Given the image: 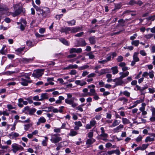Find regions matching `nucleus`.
Segmentation results:
<instances>
[{"label":"nucleus","mask_w":155,"mask_h":155,"mask_svg":"<svg viewBox=\"0 0 155 155\" xmlns=\"http://www.w3.org/2000/svg\"><path fill=\"white\" fill-rule=\"evenodd\" d=\"M33 5L37 11L38 15H41L42 16L45 17L50 12V9L48 8L38 7L35 4H33Z\"/></svg>","instance_id":"nucleus-1"},{"label":"nucleus","mask_w":155,"mask_h":155,"mask_svg":"<svg viewBox=\"0 0 155 155\" xmlns=\"http://www.w3.org/2000/svg\"><path fill=\"white\" fill-rule=\"evenodd\" d=\"M12 150L15 153H16L18 151H20L23 150L24 148L21 145L14 143L12 145Z\"/></svg>","instance_id":"nucleus-2"},{"label":"nucleus","mask_w":155,"mask_h":155,"mask_svg":"<svg viewBox=\"0 0 155 155\" xmlns=\"http://www.w3.org/2000/svg\"><path fill=\"white\" fill-rule=\"evenodd\" d=\"M25 8L22 7H19L18 8L15 10V11L12 13V15L13 17H16L21 13H25Z\"/></svg>","instance_id":"nucleus-3"},{"label":"nucleus","mask_w":155,"mask_h":155,"mask_svg":"<svg viewBox=\"0 0 155 155\" xmlns=\"http://www.w3.org/2000/svg\"><path fill=\"white\" fill-rule=\"evenodd\" d=\"M101 131V134L99 136L101 137V139L104 141L107 140V138L108 137V134L106 133L105 132V130L103 127H101L100 128Z\"/></svg>","instance_id":"nucleus-4"},{"label":"nucleus","mask_w":155,"mask_h":155,"mask_svg":"<svg viewBox=\"0 0 155 155\" xmlns=\"http://www.w3.org/2000/svg\"><path fill=\"white\" fill-rule=\"evenodd\" d=\"M139 53L137 52H135L134 53L133 55V60L132 61L131 65V66H134L136 62H138L140 61L139 58L138 57Z\"/></svg>","instance_id":"nucleus-5"},{"label":"nucleus","mask_w":155,"mask_h":155,"mask_svg":"<svg viewBox=\"0 0 155 155\" xmlns=\"http://www.w3.org/2000/svg\"><path fill=\"white\" fill-rule=\"evenodd\" d=\"M44 70L41 69L37 70L35 73L32 74V76L34 77L38 78L42 76L43 74Z\"/></svg>","instance_id":"nucleus-6"},{"label":"nucleus","mask_w":155,"mask_h":155,"mask_svg":"<svg viewBox=\"0 0 155 155\" xmlns=\"http://www.w3.org/2000/svg\"><path fill=\"white\" fill-rule=\"evenodd\" d=\"M74 98H72V99H66L65 101V102L68 104L71 105L72 107H74L77 106L78 104L74 102Z\"/></svg>","instance_id":"nucleus-7"},{"label":"nucleus","mask_w":155,"mask_h":155,"mask_svg":"<svg viewBox=\"0 0 155 155\" xmlns=\"http://www.w3.org/2000/svg\"><path fill=\"white\" fill-rule=\"evenodd\" d=\"M35 58V57H34L28 58H22L21 59V61L24 63L27 64L32 62Z\"/></svg>","instance_id":"nucleus-8"},{"label":"nucleus","mask_w":155,"mask_h":155,"mask_svg":"<svg viewBox=\"0 0 155 155\" xmlns=\"http://www.w3.org/2000/svg\"><path fill=\"white\" fill-rule=\"evenodd\" d=\"M67 143L66 141L61 142L58 143V145L56 148L57 150H60L62 147H65L67 145Z\"/></svg>","instance_id":"nucleus-9"},{"label":"nucleus","mask_w":155,"mask_h":155,"mask_svg":"<svg viewBox=\"0 0 155 155\" xmlns=\"http://www.w3.org/2000/svg\"><path fill=\"white\" fill-rule=\"evenodd\" d=\"M81 29V28L79 27L71 28L70 31L71 33H75L80 31Z\"/></svg>","instance_id":"nucleus-10"},{"label":"nucleus","mask_w":155,"mask_h":155,"mask_svg":"<svg viewBox=\"0 0 155 155\" xmlns=\"http://www.w3.org/2000/svg\"><path fill=\"white\" fill-rule=\"evenodd\" d=\"M18 80L21 85L23 86H27L28 85V80L22 78H20L18 79Z\"/></svg>","instance_id":"nucleus-11"},{"label":"nucleus","mask_w":155,"mask_h":155,"mask_svg":"<svg viewBox=\"0 0 155 155\" xmlns=\"http://www.w3.org/2000/svg\"><path fill=\"white\" fill-rule=\"evenodd\" d=\"M113 81L115 82L116 85H121L123 83L122 81V79L120 78V77L116 78L113 80Z\"/></svg>","instance_id":"nucleus-12"},{"label":"nucleus","mask_w":155,"mask_h":155,"mask_svg":"<svg viewBox=\"0 0 155 155\" xmlns=\"http://www.w3.org/2000/svg\"><path fill=\"white\" fill-rule=\"evenodd\" d=\"M124 128V126L121 124H120L118 126L115 128L113 130L114 133H118L121 131V130Z\"/></svg>","instance_id":"nucleus-13"},{"label":"nucleus","mask_w":155,"mask_h":155,"mask_svg":"<svg viewBox=\"0 0 155 155\" xmlns=\"http://www.w3.org/2000/svg\"><path fill=\"white\" fill-rule=\"evenodd\" d=\"M61 140L62 138L59 137H52L51 138V142L54 143H57Z\"/></svg>","instance_id":"nucleus-14"},{"label":"nucleus","mask_w":155,"mask_h":155,"mask_svg":"<svg viewBox=\"0 0 155 155\" xmlns=\"http://www.w3.org/2000/svg\"><path fill=\"white\" fill-rule=\"evenodd\" d=\"M75 83L78 85H80L81 86H83L87 84V82L84 81V80H78L75 81Z\"/></svg>","instance_id":"nucleus-15"},{"label":"nucleus","mask_w":155,"mask_h":155,"mask_svg":"<svg viewBox=\"0 0 155 155\" xmlns=\"http://www.w3.org/2000/svg\"><path fill=\"white\" fill-rule=\"evenodd\" d=\"M71 29V27H67L65 28H61L60 31L62 33H65L66 34H69V32L70 31V29Z\"/></svg>","instance_id":"nucleus-16"},{"label":"nucleus","mask_w":155,"mask_h":155,"mask_svg":"<svg viewBox=\"0 0 155 155\" xmlns=\"http://www.w3.org/2000/svg\"><path fill=\"white\" fill-rule=\"evenodd\" d=\"M46 119L43 117H41L38 119V121L37 122V125H39L41 123H44L46 122Z\"/></svg>","instance_id":"nucleus-17"},{"label":"nucleus","mask_w":155,"mask_h":155,"mask_svg":"<svg viewBox=\"0 0 155 155\" xmlns=\"http://www.w3.org/2000/svg\"><path fill=\"white\" fill-rule=\"evenodd\" d=\"M119 74L120 75V78H122L123 79L128 75L129 72L128 71H127L125 72H120Z\"/></svg>","instance_id":"nucleus-18"},{"label":"nucleus","mask_w":155,"mask_h":155,"mask_svg":"<svg viewBox=\"0 0 155 155\" xmlns=\"http://www.w3.org/2000/svg\"><path fill=\"white\" fill-rule=\"evenodd\" d=\"M109 70L107 68L102 69L100 70V75L98 76H100L103 74L107 73L109 72Z\"/></svg>","instance_id":"nucleus-19"},{"label":"nucleus","mask_w":155,"mask_h":155,"mask_svg":"<svg viewBox=\"0 0 155 155\" xmlns=\"http://www.w3.org/2000/svg\"><path fill=\"white\" fill-rule=\"evenodd\" d=\"M95 38H96L95 36H91L89 38V40L91 44L94 45L96 43Z\"/></svg>","instance_id":"nucleus-20"},{"label":"nucleus","mask_w":155,"mask_h":155,"mask_svg":"<svg viewBox=\"0 0 155 155\" xmlns=\"http://www.w3.org/2000/svg\"><path fill=\"white\" fill-rule=\"evenodd\" d=\"M41 101H43L45 99H47L48 98V96L47 93L42 94L41 95Z\"/></svg>","instance_id":"nucleus-21"},{"label":"nucleus","mask_w":155,"mask_h":155,"mask_svg":"<svg viewBox=\"0 0 155 155\" xmlns=\"http://www.w3.org/2000/svg\"><path fill=\"white\" fill-rule=\"evenodd\" d=\"M120 123V121L117 119H114V122L111 125V127H114L118 125Z\"/></svg>","instance_id":"nucleus-22"},{"label":"nucleus","mask_w":155,"mask_h":155,"mask_svg":"<svg viewBox=\"0 0 155 155\" xmlns=\"http://www.w3.org/2000/svg\"><path fill=\"white\" fill-rule=\"evenodd\" d=\"M90 92L88 93V94L89 96H92L97 93L94 88H91L90 90Z\"/></svg>","instance_id":"nucleus-23"},{"label":"nucleus","mask_w":155,"mask_h":155,"mask_svg":"<svg viewBox=\"0 0 155 155\" xmlns=\"http://www.w3.org/2000/svg\"><path fill=\"white\" fill-rule=\"evenodd\" d=\"M78 67V66L76 64H69L67 67L65 68L66 69H69L73 68H77Z\"/></svg>","instance_id":"nucleus-24"},{"label":"nucleus","mask_w":155,"mask_h":155,"mask_svg":"<svg viewBox=\"0 0 155 155\" xmlns=\"http://www.w3.org/2000/svg\"><path fill=\"white\" fill-rule=\"evenodd\" d=\"M59 99L55 101V103L57 104H61L62 103V101L64 99V97L62 96H60L58 97Z\"/></svg>","instance_id":"nucleus-25"},{"label":"nucleus","mask_w":155,"mask_h":155,"mask_svg":"<svg viewBox=\"0 0 155 155\" xmlns=\"http://www.w3.org/2000/svg\"><path fill=\"white\" fill-rule=\"evenodd\" d=\"M60 41L64 45H67L69 46V43L68 41L66 40L64 38H61L59 39Z\"/></svg>","instance_id":"nucleus-26"},{"label":"nucleus","mask_w":155,"mask_h":155,"mask_svg":"<svg viewBox=\"0 0 155 155\" xmlns=\"http://www.w3.org/2000/svg\"><path fill=\"white\" fill-rule=\"evenodd\" d=\"M140 44V41L139 40H135L132 41L131 42V44L132 45H134L136 47H137Z\"/></svg>","instance_id":"nucleus-27"},{"label":"nucleus","mask_w":155,"mask_h":155,"mask_svg":"<svg viewBox=\"0 0 155 155\" xmlns=\"http://www.w3.org/2000/svg\"><path fill=\"white\" fill-rule=\"evenodd\" d=\"M111 69L112 71L113 74H116L118 73V71L117 69V67L115 66L111 68Z\"/></svg>","instance_id":"nucleus-28"},{"label":"nucleus","mask_w":155,"mask_h":155,"mask_svg":"<svg viewBox=\"0 0 155 155\" xmlns=\"http://www.w3.org/2000/svg\"><path fill=\"white\" fill-rule=\"evenodd\" d=\"M78 134V133L75 131L73 129H71L70 130V133L69 134V135L70 136H74Z\"/></svg>","instance_id":"nucleus-29"},{"label":"nucleus","mask_w":155,"mask_h":155,"mask_svg":"<svg viewBox=\"0 0 155 155\" xmlns=\"http://www.w3.org/2000/svg\"><path fill=\"white\" fill-rule=\"evenodd\" d=\"M8 10L7 8L5 5H3L0 7V11L4 12V13H5V12H7Z\"/></svg>","instance_id":"nucleus-30"},{"label":"nucleus","mask_w":155,"mask_h":155,"mask_svg":"<svg viewBox=\"0 0 155 155\" xmlns=\"http://www.w3.org/2000/svg\"><path fill=\"white\" fill-rule=\"evenodd\" d=\"M69 26H73L75 24L76 21L74 19L69 21H67L66 22Z\"/></svg>","instance_id":"nucleus-31"},{"label":"nucleus","mask_w":155,"mask_h":155,"mask_svg":"<svg viewBox=\"0 0 155 155\" xmlns=\"http://www.w3.org/2000/svg\"><path fill=\"white\" fill-rule=\"evenodd\" d=\"M122 123L124 124H127L130 123L129 120L126 118L123 117L122 118Z\"/></svg>","instance_id":"nucleus-32"},{"label":"nucleus","mask_w":155,"mask_h":155,"mask_svg":"<svg viewBox=\"0 0 155 155\" xmlns=\"http://www.w3.org/2000/svg\"><path fill=\"white\" fill-rule=\"evenodd\" d=\"M154 140V137H146L145 140V142L146 143L148 142H151Z\"/></svg>","instance_id":"nucleus-33"},{"label":"nucleus","mask_w":155,"mask_h":155,"mask_svg":"<svg viewBox=\"0 0 155 155\" xmlns=\"http://www.w3.org/2000/svg\"><path fill=\"white\" fill-rule=\"evenodd\" d=\"M153 35L152 34H148L145 35L144 37L147 39H150L153 36Z\"/></svg>","instance_id":"nucleus-34"},{"label":"nucleus","mask_w":155,"mask_h":155,"mask_svg":"<svg viewBox=\"0 0 155 155\" xmlns=\"http://www.w3.org/2000/svg\"><path fill=\"white\" fill-rule=\"evenodd\" d=\"M122 6V5L120 3L116 4H115V8L113 10L114 11L116 9H120Z\"/></svg>","instance_id":"nucleus-35"},{"label":"nucleus","mask_w":155,"mask_h":155,"mask_svg":"<svg viewBox=\"0 0 155 155\" xmlns=\"http://www.w3.org/2000/svg\"><path fill=\"white\" fill-rule=\"evenodd\" d=\"M25 48H20L15 50L17 54H19L21 53L24 49Z\"/></svg>","instance_id":"nucleus-36"},{"label":"nucleus","mask_w":155,"mask_h":155,"mask_svg":"<svg viewBox=\"0 0 155 155\" xmlns=\"http://www.w3.org/2000/svg\"><path fill=\"white\" fill-rule=\"evenodd\" d=\"M36 110L35 108H33L32 109H30L28 111V114L30 115H33L36 111Z\"/></svg>","instance_id":"nucleus-37"},{"label":"nucleus","mask_w":155,"mask_h":155,"mask_svg":"<svg viewBox=\"0 0 155 155\" xmlns=\"http://www.w3.org/2000/svg\"><path fill=\"white\" fill-rule=\"evenodd\" d=\"M45 140H43L42 142V144L44 146H47V142L48 141V138L47 137H45Z\"/></svg>","instance_id":"nucleus-38"},{"label":"nucleus","mask_w":155,"mask_h":155,"mask_svg":"<svg viewBox=\"0 0 155 155\" xmlns=\"http://www.w3.org/2000/svg\"><path fill=\"white\" fill-rule=\"evenodd\" d=\"M24 129L25 130H28L29 128L32 126V124H25L24 125Z\"/></svg>","instance_id":"nucleus-39"},{"label":"nucleus","mask_w":155,"mask_h":155,"mask_svg":"<svg viewBox=\"0 0 155 155\" xmlns=\"http://www.w3.org/2000/svg\"><path fill=\"white\" fill-rule=\"evenodd\" d=\"M17 23L18 25H20V29L22 31H24L25 29V26L22 24L21 23L18 22Z\"/></svg>","instance_id":"nucleus-40"},{"label":"nucleus","mask_w":155,"mask_h":155,"mask_svg":"<svg viewBox=\"0 0 155 155\" xmlns=\"http://www.w3.org/2000/svg\"><path fill=\"white\" fill-rule=\"evenodd\" d=\"M53 108V107L52 106H50L48 107H46L45 108V110L44 111H46L47 112H49L51 111L52 109Z\"/></svg>","instance_id":"nucleus-41"},{"label":"nucleus","mask_w":155,"mask_h":155,"mask_svg":"<svg viewBox=\"0 0 155 155\" xmlns=\"http://www.w3.org/2000/svg\"><path fill=\"white\" fill-rule=\"evenodd\" d=\"M137 36V33H135L132 36H131L130 38V39L132 41L136 38Z\"/></svg>","instance_id":"nucleus-42"},{"label":"nucleus","mask_w":155,"mask_h":155,"mask_svg":"<svg viewBox=\"0 0 155 155\" xmlns=\"http://www.w3.org/2000/svg\"><path fill=\"white\" fill-rule=\"evenodd\" d=\"M20 3H18L16 4H14L13 5V7L14 9H17L19 7H21L20 6Z\"/></svg>","instance_id":"nucleus-43"},{"label":"nucleus","mask_w":155,"mask_h":155,"mask_svg":"<svg viewBox=\"0 0 155 155\" xmlns=\"http://www.w3.org/2000/svg\"><path fill=\"white\" fill-rule=\"evenodd\" d=\"M152 112V115L153 116H155V108L153 107H151L150 109Z\"/></svg>","instance_id":"nucleus-44"},{"label":"nucleus","mask_w":155,"mask_h":155,"mask_svg":"<svg viewBox=\"0 0 155 155\" xmlns=\"http://www.w3.org/2000/svg\"><path fill=\"white\" fill-rule=\"evenodd\" d=\"M90 124L92 127H94L95 124H97L95 120H91L90 122Z\"/></svg>","instance_id":"nucleus-45"},{"label":"nucleus","mask_w":155,"mask_h":155,"mask_svg":"<svg viewBox=\"0 0 155 155\" xmlns=\"http://www.w3.org/2000/svg\"><path fill=\"white\" fill-rule=\"evenodd\" d=\"M123 93L124 95L125 96L127 97H129L130 96V92H128L127 91H124L123 92Z\"/></svg>","instance_id":"nucleus-46"},{"label":"nucleus","mask_w":155,"mask_h":155,"mask_svg":"<svg viewBox=\"0 0 155 155\" xmlns=\"http://www.w3.org/2000/svg\"><path fill=\"white\" fill-rule=\"evenodd\" d=\"M11 135L12 137V138H13L14 137H18L19 136V134L17 133H12V135Z\"/></svg>","instance_id":"nucleus-47"},{"label":"nucleus","mask_w":155,"mask_h":155,"mask_svg":"<svg viewBox=\"0 0 155 155\" xmlns=\"http://www.w3.org/2000/svg\"><path fill=\"white\" fill-rule=\"evenodd\" d=\"M111 56L112 54H110V53L107 55V57H106V60L107 62L111 60Z\"/></svg>","instance_id":"nucleus-48"},{"label":"nucleus","mask_w":155,"mask_h":155,"mask_svg":"<svg viewBox=\"0 0 155 155\" xmlns=\"http://www.w3.org/2000/svg\"><path fill=\"white\" fill-rule=\"evenodd\" d=\"M119 100L120 101H123L125 102H127L128 101V99L125 97H120L119 98Z\"/></svg>","instance_id":"nucleus-49"},{"label":"nucleus","mask_w":155,"mask_h":155,"mask_svg":"<svg viewBox=\"0 0 155 155\" xmlns=\"http://www.w3.org/2000/svg\"><path fill=\"white\" fill-rule=\"evenodd\" d=\"M154 72L153 71H150L149 73V75L150 78H152L154 76Z\"/></svg>","instance_id":"nucleus-50"},{"label":"nucleus","mask_w":155,"mask_h":155,"mask_svg":"<svg viewBox=\"0 0 155 155\" xmlns=\"http://www.w3.org/2000/svg\"><path fill=\"white\" fill-rule=\"evenodd\" d=\"M89 56V58L90 59H92L94 57V56L93 55L92 52L89 53L87 54Z\"/></svg>","instance_id":"nucleus-51"},{"label":"nucleus","mask_w":155,"mask_h":155,"mask_svg":"<svg viewBox=\"0 0 155 155\" xmlns=\"http://www.w3.org/2000/svg\"><path fill=\"white\" fill-rule=\"evenodd\" d=\"M123 60V58L121 56H118L117 58V61L118 62H120L122 61Z\"/></svg>","instance_id":"nucleus-52"},{"label":"nucleus","mask_w":155,"mask_h":155,"mask_svg":"<svg viewBox=\"0 0 155 155\" xmlns=\"http://www.w3.org/2000/svg\"><path fill=\"white\" fill-rule=\"evenodd\" d=\"M61 128H55L54 130V131L55 133H60L61 132Z\"/></svg>","instance_id":"nucleus-53"},{"label":"nucleus","mask_w":155,"mask_h":155,"mask_svg":"<svg viewBox=\"0 0 155 155\" xmlns=\"http://www.w3.org/2000/svg\"><path fill=\"white\" fill-rule=\"evenodd\" d=\"M77 73V71L75 70H72L69 73V74L71 75H74L76 74Z\"/></svg>","instance_id":"nucleus-54"},{"label":"nucleus","mask_w":155,"mask_h":155,"mask_svg":"<svg viewBox=\"0 0 155 155\" xmlns=\"http://www.w3.org/2000/svg\"><path fill=\"white\" fill-rule=\"evenodd\" d=\"M84 34V33L83 32H81L75 35L74 36L75 37H81L82 35H83Z\"/></svg>","instance_id":"nucleus-55"},{"label":"nucleus","mask_w":155,"mask_h":155,"mask_svg":"<svg viewBox=\"0 0 155 155\" xmlns=\"http://www.w3.org/2000/svg\"><path fill=\"white\" fill-rule=\"evenodd\" d=\"M76 48H72L70 49L69 53L70 54H72L73 53H76Z\"/></svg>","instance_id":"nucleus-56"},{"label":"nucleus","mask_w":155,"mask_h":155,"mask_svg":"<svg viewBox=\"0 0 155 155\" xmlns=\"http://www.w3.org/2000/svg\"><path fill=\"white\" fill-rule=\"evenodd\" d=\"M33 100L36 101H41L40 98H39V97L37 95L33 97Z\"/></svg>","instance_id":"nucleus-57"},{"label":"nucleus","mask_w":155,"mask_h":155,"mask_svg":"<svg viewBox=\"0 0 155 155\" xmlns=\"http://www.w3.org/2000/svg\"><path fill=\"white\" fill-rule=\"evenodd\" d=\"M74 124L75 125L78 126L80 127L82 126V124L80 121H76L75 122Z\"/></svg>","instance_id":"nucleus-58"},{"label":"nucleus","mask_w":155,"mask_h":155,"mask_svg":"<svg viewBox=\"0 0 155 155\" xmlns=\"http://www.w3.org/2000/svg\"><path fill=\"white\" fill-rule=\"evenodd\" d=\"M149 144H143L142 145V147L143 150L146 149L148 146Z\"/></svg>","instance_id":"nucleus-59"},{"label":"nucleus","mask_w":155,"mask_h":155,"mask_svg":"<svg viewBox=\"0 0 155 155\" xmlns=\"http://www.w3.org/2000/svg\"><path fill=\"white\" fill-rule=\"evenodd\" d=\"M19 101H20L21 102H22V104L25 105H27L28 104L27 101H24L22 98H20Z\"/></svg>","instance_id":"nucleus-60"},{"label":"nucleus","mask_w":155,"mask_h":155,"mask_svg":"<svg viewBox=\"0 0 155 155\" xmlns=\"http://www.w3.org/2000/svg\"><path fill=\"white\" fill-rule=\"evenodd\" d=\"M17 121H15L14 122V124L12 125V127L11 129L12 130H15V126L17 124Z\"/></svg>","instance_id":"nucleus-61"},{"label":"nucleus","mask_w":155,"mask_h":155,"mask_svg":"<svg viewBox=\"0 0 155 155\" xmlns=\"http://www.w3.org/2000/svg\"><path fill=\"white\" fill-rule=\"evenodd\" d=\"M96 75V74L94 73H92L89 74L87 76L88 78L94 77Z\"/></svg>","instance_id":"nucleus-62"},{"label":"nucleus","mask_w":155,"mask_h":155,"mask_svg":"<svg viewBox=\"0 0 155 155\" xmlns=\"http://www.w3.org/2000/svg\"><path fill=\"white\" fill-rule=\"evenodd\" d=\"M93 98L94 100H98L100 99L99 97L97 95V94L96 93L95 95H94Z\"/></svg>","instance_id":"nucleus-63"},{"label":"nucleus","mask_w":155,"mask_h":155,"mask_svg":"<svg viewBox=\"0 0 155 155\" xmlns=\"http://www.w3.org/2000/svg\"><path fill=\"white\" fill-rule=\"evenodd\" d=\"M140 54L143 56H145L147 55V54L144 50H141L140 51Z\"/></svg>","instance_id":"nucleus-64"}]
</instances>
